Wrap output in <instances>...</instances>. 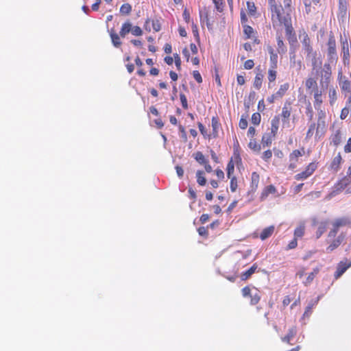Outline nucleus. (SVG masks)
Here are the masks:
<instances>
[{
    "mask_svg": "<svg viewBox=\"0 0 351 351\" xmlns=\"http://www.w3.org/2000/svg\"><path fill=\"white\" fill-rule=\"evenodd\" d=\"M272 27L276 31L282 29L283 24L291 21L289 12L285 10L276 0H268Z\"/></svg>",
    "mask_w": 351,
    "mask_h": 351,
    "instance_id": "f257e3e1",
    "label": "nucleus"
},
{
    "mask_svg": "<svg viewBox=\"0 0 351 351\" xmlns=\"http://www.w3.org/2000/svg\"><path fill=\"white\" fill-rule=\"evenodd\" d=\"M300 38L301 39L302 51L306 57V61L311 64L313 69L319 67L322 64V60L317 56V51L314 49L311 40L306 32H303Z\"/></svg>",
    "mask_w": 351,
    "mask_h": 351,
    "instance_id": "f03ea898",
    "label": "nucleus"
},
{
    "mask_svg": "<svg viewBox=\"0 0 351 351\" xmlns=\"http://www.w3.org/2000/svg\"><path fill=\"white\" fill-rule=\"evenodd\" d=\"M327 60L330 64H336L338 61L337 42L334 34L330 32L326 43Z\"/></svg>",
    "mask_w": 351,
    "mask_h": 351,
    "instance_id": "7ed1b4c3",
    "label": "nucleus"
},
{
    "mask_svg": "<svg viewBox=\"0 0 351 351\" xmlns=\"http://www.w3.org/2000/svg\"><path fill=\"white\" fill-rule=\"evenodd\" d=\"M241 24L243 27V34L245 39H250L255 37L256 32L252 27L248 25V19L243 9L240 12Z\"/></svg>",
    "mask_w": 351,
    "mask_h": 351,
    "instance_id": "20e7f679",
    "label": "nucleus"
},
{
    "mask_svg": "<svg viewBox=\"0 0 351 351\" xmlns=\"http://www.w3.org/2000/svg\"><path fill=\"white\" fill-rule=\"evenodd\" d=\"M210 13V9L208 7H204L202 9L199 10V12L201 24L202 25L206 24L208 29L212 30L213 24L215 22V19L213 16H211Z\"/></svg>",
    "mask_w": 351,
    "mask_h": 351,
    "instance_id": "39448f33",
    "label": "nucleus"
},
{
    "mask_svg": "<svg viewBox=\"0 0 351 351\" xmlns=\"http://www.w3.org/2000/svg\"><path fill=\"white\" fill-rule=\"evenodd\" d=\"M317 132L315 138H319L326 132V112L321 108L317 110Z\"/></svg>",
    "mask_w": 351,
    "mask_h": 351,
    "instance_id": "423d86ee",
    "label": "nucleus"
},
{
    "mask_svg": "<svg viewBox=\"0 0 351 351\" xmlns=\"http://www.w3.org/2000/svg\"><path fill=\"white\" fill-rule=\"evenodd\" d=\"M342 60L344 65L350 64L351 43L347 38L340 39Z\"/></svg>",
    "mask_w": 351,
    "mask_h": 351,
    "instance_id": "0eeeda50",
    "label": "nucleus"
},
{
    "mask_svg": "<svg viewBox=\"0 0 351 351\" xmlns=\"http://www.w3.org/2000/svg\"><path fill=\"white\" fill-rule=\"evenodd\" d=\"M318 167V162H310L304 171L295 175L294 178L298 180H304L311 177Z\"/></svg>",
    "mask_w": 351,
    "mask_h": 351,
    "instance_id": "6e6552de",
    "label": "nucleus"
},
{
    "mask_svg": "<svg viewBox=\"0 0 351 351\" xmlns=\"http://www.w3.org/2000/svg\"><path fill=\"white\" fill-rule=\"evenodd\" d=\"M351 184V180L346 176L341 178L337 183L332 187L331 192L329 193L330 198L337 195L345 189H348L347 186Z\"/></svg>",
    "mask_w": 351,
    "mask_h": 351,
    "instance_id": "1a4fd4ad",
    "label": "nucleus"
},
{
    "mask_svg": "<svg viewBox=\"0 0 351 351\" xmlns=\"http://www.w3.org/2000/svg\"><path fill=\"white\" fill-rule=\"evenodd\" d=\"M255 291H253L250 286L244 287L242 290V295L244 298H250V304L256 305L261 300V295L259 291L254 288Z\"/></svg>",
    "mask_w": 351,
    "mask_h": 351,
    "instance_id": "9d476101",
    "label": "nucleus"
},
{
    "mask_svg": "<svg viewBox=\"0 0 351 351\" xmlns=\"http://www.w3.org/2000/svg\"><path fill=\"white\" fill-rule=\"evenodd\" d=\"M337 81L342 93L346 96L347 94H351V81L343 75L341 71L338 73Z\"/></svg>",
    "mask_w": 351,
    "mask_h": 351,
    "instance_id": "9b49d317",
    "label": "nucleus"
},
{
    "mask_svg": "<svg viewBox=\"0 0 351 351\" xmlns=\"http://www.w3.org/2000/svg\"><path fill=\"white\" fill-rule=\"evenodd\" d=\"M293 112L292 101L290 100H286L282 108L280 118H282L283 124L289 123V118Z\"/></svg>",
    "mask_w": 351,
    "mask_h": 351,
    "instance_id": "f8f14e48",
    "label": "nucleus"
},
{
    "mask_svg": "<svg viewBox=\"0 0 351 351\" xmlns=\"http://www.w3.org/2000/svg\"><path fill=\"white\" fill-rule=\"evenodd\" d=\"M348 223H349V221L346 217L337 219L332 223V228L328 232V238H335L339 231V228L346 226Z\"/></svg>",
    "mask_w": 351,
    "mask_h": 351,
    "instance_id": "ddd939ff",
    "label": "nucleus"
},
{
    "mask_svg": "<svg viewBox=\"0 0 351 351\" xmlns=\"http://www.w3.org/2000/svg\"><path fill=\"white\" fill-rule=\"evenodd\" d=\"M305 154L304 147H302L300 149L293 150L289 156L290 164L289 165V169H294L297 167V162L298 161V158Z\"/></svg>",
    "mask_w": 351,
    "mask_h": 351,
    "instance_id": "4468645a",
    "label": "nucleus"
},
{
    "mask_svg": "<svg viewBox=\"0 0 351 351\" xmlns=\"http://www.w3.org/2000/svg\"><path fill=\"white\" fill-rule=\"evenodd\" d=\"M310 94L313 97V106L315 109L319 110L324 103V91L320 88H316V90L311 92Z\"/></svg>",
    "mask_w": 351,
    "mask_h": 351,
    "instance_id": "2eb2a0df",
    "label": "nucleus"
},
{
    "mask_svg": "<svg viewBox=\"0 0 351 351\" xmlns=\"http://www.w3.org/2000/svg\"><path fill=\"white\" fill-rule=\"evenodd\" d=\"M211 125H212L213 131H212L211 134H209L208 136V138H216L219 136V129L221 128V123L219 122V117L217 116H215V117H212Z\"/></svg>",
    "mask_w": 351,
    "mask_h": 351,
    "instance_id": "dca6fc26",
    "label": "nucleus"
},
{
    "mask_svg": "<svg viewBox=\"0 0 351 351\" xmlns=\"http://www.w3.org/2000/svg\"><path fill=\"white\" fill-rule=\"evenodd\" d=\"M289 58H290V66L291 67L295 68L298 71H300L302 66L303 63L301 60H296V54L294 49H290L289 53Z\"/></svg>",
    "mask_w": 351,
    "mask_h": 351,
    "instance_id": "f3484780",
    "label": "nucleus"
},
{
    "mask_svg": "<svg viewBox=\"0 0 351 351\" xmlns=\"http://www.w3.org/2000/svg\"><path fill=\"white\" fill-rule=\"evenodd\" d=\"M351 267V261L348 262L341 261L338 263L337 266V270L335 273V279H338L340 276L343 275V274L350 267Z\"/></svg>",
    "mask_w": 351,
    "mask_h": 351,
    "instance_id": "a211bd4d",
    "label": "nucleus"
},
{
    "mask_svg": "<svg viewBox=\"0 0 351 351\" xmlns=\"http://www.w3.org/2000/svg\"><path fill=\"white\" fill-rule=\"evenodd\" d=\"M283 27H285L286 36L289 43L291 44V43H296L297 38L295 33L294 32L291 21L288 22L287 24H283Z\"/></svg>",
    "mask_w": 351,
    "mask_h": 351,
    "instance_id": "6ab92c4d",
    "label": "nucleus"
},
{
    "mask_svg": "<svg viewBox=\"0 0 351 351\" xmlns=\"http://www.w3.org/2000/svg\"><path fill=\"white\" fill-rule=\"evenodd\" d=\"M341 162L342 157L341 153L339 152L337 155L332 158L329 166V169L334 172H337L340 169Z\"/></svg>",
    "mask_w": 351,
    "mask_h": 351,
    "instance_id": "aec40b11",
    "label": "nucleus"
},
{
    "mask_svg": "<svg viewBox=\"0 0 351 351\" xmlns=\"http://www.w3.org/2000/svg\"><path fill=\"white\" fill-rule=\"evenodd\" d=\"M330 144L338 147L342 141V134L340 130H337L330 136Z\"/></svg>",
    "mask_w": 351,
    "mask_h": 351,
    "instance_id": "412c9836",
    "label": "nucleus"
},
{
    "mask_svg": "<svg viewBox=\"0 0 351 351\" xmlns=\"http://www.w3.org/2000/svg\"><path fill=\"white\" fill-rule=\"evenodd\" d=\"M305 87L309 93L316 88H319L317 80L313 77H307L305 80Z\"/></svg>",
    "mask_w": 351,
    "mask_h": 351,
    "instance_id": "4be33fe9",
    "label": "nucleus"
},
{
    "mask_svg": "<svg viewBox=\"0 0 351 351\" xmlns=\"http://www.w3.org/2000/svg\"><path fill=\"white\" fill-rule=\"evenodd\" d=\"M150 22L152 23V28L155 32H157L160 30L161 25H160V23L159 20L156 19V20L151 21L149 19H147L145 22L144 27H145V30H147L148 32L151 31V28L149 26V24L150 23Z\"/></svg>",
    "mask_w": 351,
    "mask_h": 351,
    "instance_id": "5701e85b",
    "label": "nucleus"
},
{
    "mask_svg": "<svg viewBox=\"0 0 351 351\" xmlns=\"http://www.w3.org/2000/svg\"><path fill=\"white\" fill-rule=\"evenodd\" d=\"M247 8H246V15H249L250 16L256 18L258 16L257 12V8L255 5V3L253 1H247L246 3Z\"/></svg>",
    "mask_w": 351,
    "mask_h": 351,
    "instance_id": "b1692460",
    "label": "nucleus"
},
{
    "mask_svg": "<svg viewBox=\"0 0 351 351\" xmlns=\"http://www.w3.org/2000/svg\"><path fill=\"white\" fill-rule=\"evenodd\" d=\"M297 333V328L295 326H293L290 328L288 330V332L286 335L281 337L282 341L287 343V344L291 345V343L293 338L296 335Z\"/></svg>",
    "mask_w": 351,
    "mask_h": 351,
    "instance_id": "393cba45",
    "label": "nucleus"
},
{
    "mask_svg": "<svg viewBox=\"0 0 351 351\" xmlns=\"http://www.w3.org/2000/svg\"><path fill=\"white\" fill-rule=\"evenodd\" d=\"M275 231V226L271 225L268 227L265 228L260 233L259 238L264 241L269 237H270Z\"/></svg>",
    "mask_w": 351,
    "mask_h": 351,
    "instance_id": "a878e982",
    "label": "nucleus"
},
{
    "mask_svg": "<svg viewBox=\"0 0 351 351\" xmlns=\"http://www.w3.org/2000/svg\"><path fill=\"white\" fill-rule=\"evenodd\" d=\"M267 51L269 54L270 66H278V54L272 46H267Z\"/></svg>",
    "mask_w": 351,
    "mask_h": 351,
    "instance_id": "bb28decb",
    "label": "nucleus"
},
{
    "mask_svg": "<svg viewBox=\"0 0 351 351\" xmlns=\"http://www.w3.org/2000/svg\"><path fill=\"white\" fill-rule=\"evenodd\" d=\"M344 239V236L341 234L340 235H339L337 237V239H334L331 243L328 245V247H327L326 250L328 252H332L334 250H335L336 248H337L340 245L341 243H342V241H343Z\"/></svg>",
    "mask_w": 351,
    "mask_h": 351,
    "instance_id": "cd10ccee",
    "label": "nucleus"
},
{
    "mask_svg": "<svg viewBox=\"0 0 351 351\" xmlns=\"http://www.w3.org/2000/svg\"><path fill=\"white\" fill-rule=\"evenodd\" d=\"M276 192V189L274 185L271 184V185L267 186L263 189V190L261 194V196H260V199L261 201H263V200L266 199V198L268 197V195L269 194H274Z\"/></svg>",
    "mask_w": 351,
    "mask_h": 351,
    "instance_id": "c85d7f7f",
    "label": "nucleus"
},
{
    "mask_svg": "<svg viewBox=\"0 0 351 351\" xmlns=\"http://www.w3.org/2000/svg\"><path fill=\"white\" fill-rule=\"evenodd\" d=\"M280 116L276 115L274 117V118L271 120V132L270 133L274 135H277L278 131L279 129L280 125Z\"/></svg>",
    "mask_w": 351,
    "mask_h": 351,
    "instance_id": "c756f323",
    "label": "nucleus"
},
{
    "mask_svg": "<svg viewBox=\"0 0 351 351\" xmlns=\"http://www.w3.org/2000/svg\"><path fill=\"white\" fill-rule=\"evenodd\" d=\"M237 146L234 145L233 155L230 160H232L234 165H240L242 163L241 157L240 155L239 147L238 141L237 142Z\"/></svg>",
    "mask_w": 351,
    "mask_h": 351,
    "instance_id": "7c9ffc66",
    "label": "nucleus"
},
{
    "mask_svg": "<svg viewBox=\"0 0 351 351\" xmlns=\"http://www.w3.org/2000/svg\"><path fill=\"white\" fill-rule=\"evenodd\" d=\"M260 176L257 172H253L251 176L250 188L252 191H256L258 187Z\"/></svg>",
    "mask_w": 351,
    "mask_h": 351,
    "instance_id": "2f4dec72",
    "label": "nucleus"
},
{
    "mask_svg": "<svg viewBox=\"0 0 351 351\" xmlns=\"http://www.w3.org/2000/svg\"><path fill=\"white\" fill-rule=\"evenodd\" d=\"M290 87L288 82L280 85L278 90L275 93L276 95L281 99L287 93Z\"/></svg>",
    "mask_w": 351,
    "mask_h": 351,
    "instance_id": "473e14b6",
    "label": "nucleus"
},
{
    "mask_svg": "<svg viewBox=\"0 0 351 351\" xmlns=\"http://www.w3.org/2000/svg\"><path fill=\"white\" fill-rule=\"evenodd\" d=\"M276 135L271 133L265 134L262 136L261 144L263 147L270 146L272 143L273 140L275 138Z\"/></svg>",
    "mask_w": 351,
    "mask_h": 351,
    "instance_id": "72a5a7b5",
    "label": "nucleus"
},
{
    "mask_svg": "<svg viewBox=\"0 0 351 351\" xmlns=\"http://www.w3.org/2000/svg\"><path fill=\"white\" fill-rule=\"evenodd\" d=\"M319 268L315 267L313 269V271L311 272L306 280L303 282L304 286L307 287L311 284V282L313 281L315 276L319 274Z\"/></svg>",
    "mask_w": 351,
    "mask_h": 351,
    "instance_id": "f704fd0d",
    "label": "nucleus"
},
{
    "mask_svg": "<svg viewBox=\"0 0 351 351\" xmlns=\"http://www.w3.org/2000/svg\"><path fill=\"white\" fill-rule=\"evenodd\" d=\"M277 68L278 66L274 67V66H270L267 72L269 84L276 81L277 77Z\"/></svg>",
    "mask_w": 351,
    "mask_h": 351,
    "instance_id": "c9c22d12",
    "label": "nucleus"
},
{
    "mask_svg": "<svg viewBox=\"0 0 351 351\" xmlns=\"http://www.w3.org/2000/svg\"><path fill=\"white\" fill-rule=\"evenodd\" d=\"M277 41V50L280 54H284L287 52V47L282 40L281 36L276 38Z\"/></svg>",
    "mask_w": 351,
    "mask_h": 351,
    "instance_id": "e433bc0d",
    "label": "nucleus"
},
{
    "mask_svg": "<svg viewBox=\"0 0 351 351\" xmlns=\"http://www.w3.org/2000/svg\"><path fill=\"white\" fill-rule=\"evenodd\" d=\"M256 269H257L256 264H254L249 269H247V271H245V272H243L241 274V280H247L249 278H250V276L253 274L255 273Z\"/></svg>",
    "mask_w": 351,
    "mask_h": 351,
    "instance_id": "4c0bfd02",
    "label": "nucleus"
},
{
    "mask_svg": "<svg viewBox=\"0 0 351 351\" xmlns=\"http://www.w3.org/2000/svg\"><path fill=\"white\" fill-rule=\"evenodd\" d=\"M305 232V225L304 223H300V225L294 230V238L299 239L302 238L304 235Z\"/></svg>",
    "mask_w": 351,
    "mask_h": 351,
    "instance_id": "58836bf2",
    "label": "nucleus"
},
{
    "mask_svg": "<svg viewBox=\"0 0 351 351\" xmlns=\"http://www.w3.org/2000/svg\"><path fill=\"white\" fill-rule=\"evenodd\" d=\"M131 31L132 24L127 21L122 25L119 34L121 37L124 38Z\"/></svg>",
    "mask_w": 351,
    "mask_h": 351,
    "instance_id": "ea45409f",
    "label": "nucleus"
},
{
    "mask_svg": "<svg viewBox=\"0 0 351 351\" xmlns=\"http://www.w3.org/2000/svg\"><path fill=\"white\" fill-rule=\"evenodd\" d=\"M329 102L332 106L337 99V92L335 88H330L328 90Z\"/></svg>",
    "mask_w": 351,
    "mask_h": 351,
    "instance_id": "a19ab883",
    "label": "nucleus"
},
{
    "mask_svg": "<svg viewBox=\"0 0 351 351\" xmlns=\"http://www.w3.org/2000/svg\"><path fill=\"white\" fill-rule=\"evenodd\" d=\"M317 132V123H311L308 127V129L306 134V140H309L312 138L313 134H316Z\"/></svg>",
    "mask_w": 351,
    "mask_h": 351,
    "instance_id": "79ce46f5",
    "label": "nucleus"
},
{
    "mask_svg": "<svg viewBox=\"0 0 351 351\" xmlns=\"http://www.w3.org/2000/svg\"><path fill=\"white\" fill-rule=\"evenodd\" d=\"M110 38H111V40H112V42L114 45V46L116 47H120L121 45V42L119 36L116 32H114L113 30H112L110 32Z\"/></svg>",
    "mask_w": 351,
    "mask_h": 351,
    "instance_id": "37998d69",
    "label": "nucleus"
},
{
    "mask_svg": "<svg viewBox=\"0 0 351 351\" xmlns=\"http://www.w3.org/2000/svg\"><path fill=\"white\" fill-rule=\"evenodd\" d=\"M263 80V75L262 73H259L256 75L253 84L255 88L259 90L261 88Z\"/></svg>",
    "mask_w": 351,
    "mask_h": 351,
    "instance_id": "c03bdc74",
    "label": "nucleus"
},
{
    "mask_svg": "<svg viewBox=\"0 0 351 351\" xmlns=\"http://www.w3.org/2000/svg\"><path fill=\"white\" fill-rule=\"evenodd\" d=\"M215 8L216 10L220 13L223 12L225 8V1L224 0H212Z\"/></svg>",
    "mask_w": 351,
    "mask_h": 351,
    "instance_id": "a18cd8bd",
    "label": "nucleus"
},
{
    "mask_svg": "<svg viewBox=\"0 0 351 351\" xmlns=\"http://www.w3.org/2000/svg\"><path fill=\"white\" fill-rule=\"evenodd\" d=\"M327 225H328L327 221H322L319 223L317 230L316 232L317 239H319L325 232V231L327 228Z\"/></svg>",
    "mask_w": 351,
    "mask_h": 351,
    "instance_id": "49530a36",
    "label": "nucleus"
},
{
    "mask_svg": "<svg viewBox=\"0 0 351 351\" xmlns=\"http://www.w3.org/2000/svg\"><path fill=\"white\" fill-rule=\"evenodd\" d=\"M324 77L325 79V82H330V77H331V75H332V71H331V68H330V64H324Z\"/></svg>",
    "mask_w": 351,
    "mask_h": 351,
    "instance_id": "de8ad7c7",
    "label": "nucleus"
},
{
    "mask_svg": "<svg viewBox=\"0 0 351 351\" xmlns=\"http://www.w3.org/2000/svg\"><path fill=\"white\" fill-rule=\"evenodd\" d=\"M234 165H234V162L232 161V160H230V161L228 162V163L227 165V167H226L227 177L228 178H231L232 177H235L234 176Z\"/></svg>",
    "mask_w": 351,
    "mask_h": 351,
    "instance_id": "09e8293b",
    "label": "nucleus"
},
{
    "mask_svg": "<svg viewBox=\"0 0 351 351\" xmlns=\"http://www.w3.org/2000/svg\"><path fill=\"white\" fill-rule=\"evenodd\" d=\"M248 147L250 149L256 152H259L261 149V145L258 143V142L254 138L250 140Z\"/></svg>",
    "mask_w": 351,
    "mask_h": 351,
    "instance_id": "8fccbe9b",
    "label": "nucleus"
},
{
    "mask_svg": "<svg viewBox=\"0 0 351 351\" xmlns=\"http://www.w3.org/2000/svg\"><path fill=\"white\" fill-rule=\"evenodd\" d=\"M197 182L200 186H204L206 183V179L204 176L202 171H197L196 173Z\"/></svg>",
    "mask_w": 351,
    "mask_h": 351,
    "instance_id": "3c124183",
    "label": "nucleus"
},
{
    "mask_svg": "<svg viewBox=\"0 0 351 351\" xmlns=\"http://www.w3.org/2000/svg\"><path fill=\"white\" fill-rule=\"evenodd\" d=\"M132 11V6L130 3H124L120 8V12L122 14L128 15Z\"/></svg>",
    "mask_w": 351,
    "mask_h": 351,
    "instance_id": "603ef678",
    "label": "nucleus"
},
{
    "mask_svg": "<svg viewBox=\"0 0 351 351\" xmlns=\"http://www.w3.org/2000/svg\"><path fill=\"white\" fill-rule=\"evenodd\" d=\"M261 121V116L259 112H254L252 114L251 117V121L254 125H258L260 124Z\"/></svg>",
    "mask_w": 351,
    "mask_h": 351,
    "instance_id": "864d4df0",
    "label": "nucleus"
},
{
    "mask_svg": "<svg viewBox=\"0 0 351 351\" xmlns=\"http://www.w3.org/2000/svg\"><path fill=\"white\" fill-rule=\"evenodd\" d=\"M195 159L201 165L206 163L207 160L201 152H197L195 154Z\"/></svg>",
    "mask_w": 351,
    "mask_h": 351,
    "instance_id": "5fc2aeb1",
    "label": "nucleus"
},
{
    "mask_svg": "<svg viewBox=\"0 0 351 351\" xmlns=\"http://www.w3.org/2000/svg\"><path fill=\"white\" fill-rule=\"evenodd\" d=\"M247 115H245V116L242 115L241 119H240V120H239V126L242 130H245L247 127Z\"/></svg>",
    "mask_w": 351,
    "mask_h": 351,
    "instance_id": "6e6d98bb",
    "label": "nucleus"
},
{
    "mask_svg": "<svg viewBox=\"0 0 351 351\" xmlns=\"http://www.w3.org/2000/svg\"><path fill=\"white\" fill-rule=\"evenodd\" d=\"M317 301H312L308 304L304 313V316H308L311 313L312 309L317 304Z\"/></svg>",
    "mask_w": 351,
    "mask_h": 351,
    "instance_id": "4d7b16f0",
    "label": "nucleus"
},
{
    "mask_svg": "<svg viewBox=\"0 0 351 351\" xmlns=\"http://www.w3.org/2000/svg\"><path fill=\"white\" fill-rule=\"evenodd\" d=\"M230 180V189L232 192H235L238 184H237V180L236 177H232L231 178H229Z\"/></svg>",
    "mask_w": 351,
    "mask_h": 351,
    "instance_id": "13d9d810",
    "label": "nucleus"
},
{
    "mask_svg": "<svg viewBox=\"0 0 351 351\" xmlns=\"http://www.w3.org/2000/svg\"><path fill=\"white\" fill-rule=\"evenodd\" d=\"M180 99L182 104V106L184 110H187L189 108L188 103H187V99L184 94L180 93Z\"/></svg>",
    "mask_w": 351,
    "mask_h": 351,
    "instance_id": "bf43d9fd",
    "label": "nucleus"
},
{
    "mask_svg": "<svg viewBox=\"0 0 351 351\" xmlns=\"http://www.w3.org/2000/svg\"><path fill=\"white\" fill-rule=\"evenodd\" d=\"M298 246V239L293 238L287 245L286 250H290L295 249Z\"/></svg>",
    "mask_w": 351,
    "mask_h": 351,
    "instance_id": "052dcab7",
    "label": "nucleus"
},
{
    "mask_svg": "<svg viewBox=\"0 0 351 351\" xmlns=\"http://www.w3.org/2000/svg\"><path fill=\"white\" fill-rule=\"evenodd\" d=\"M272 156V152L270 149H267L263 153L262 158L265 161H268Z\"/></svg>",
    "mask_w": 351,
    "mask_h": 351,
    "instance_id": "680f3d73",
    "label": "nucleus"
},
{
    "mask_svg": "<svg viewBox=\"0 0 351 351\" xmlns=\"http://www.w3.org/2000/svg\"><path fill=\"white\" fill-rule=\"evenodd\" d=\"M131 32L134 36H141L143 34V31L138 26H134L132 27Z\"/></svg>",
    "mask_w": 351,
    "mask_h": 351,
    "instance_id": "e2e57ef3",
    "label": "nucleus"
},
{
    "mask_svg": "<svg viewBox=\"0 0 351 351\" xmlns=\"http://www.w3.org/2000/svg\"><path fill=\"white\" fill-rule=\"evenodd\" d=\"M197 232L200 236L207 237L208 235V232L206 228L204 226H201L197 229Z\"/></svg>",
    "mask_w": 351,
    "mask_h": 351,
    "instance_id": "0e129e2a",
    "label": "nucleus"
},
{
    "mask_svg": "<svg viewBox=\"0 0 351 351\" xmlns=\"http://www.w3.org/2000/svg\"><path fill=\"white\" fill-rule=\"evenodd\" d=\"M350 112V110L348 108L344 107L341 111L340 119L342 120L346 119Z\"/></svg>",
    "mask_w": 351,
    "mask_h": 351,
    "instance_id": "69168bd1",
    "label": "nucleus"
},
{
    "mask_svg": "<svg viewBox=\"0 0 351 351\" xmlns=\"http://www.w3.org/2000/svg\"><path fill=\"white\" fill-rule=\"evenodd\" d=\"M278 100H280V98L276 95V93H274L272 94L271 95H270L269 97H268L267 98V101L269 104H274L276 101H278Z\"/></svg>",
    "mask_w": 351,
    "mask_h": 351,
    "instance_id": "338daca9",
    "label": "nucleus"
},
{
    "mask_svg": "<svg viewBox=\"0 0 351 351\" xmlns=\"http://www.w3.org/2000/svg\"><path fill=\"white\" fill-rule=\"evenodd\" d=\"M343 149L346 153H351V137L348 139Z\"/></svg>",
    "mask_w": 351,
    "mask_h": 351,
    "instance_id": "774afa93",
    "label": "nucleus"
}]
</instances>
